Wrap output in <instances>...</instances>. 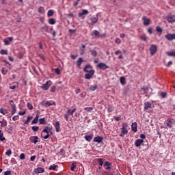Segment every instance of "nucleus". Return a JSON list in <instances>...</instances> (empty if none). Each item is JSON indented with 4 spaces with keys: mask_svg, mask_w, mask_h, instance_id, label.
Listing matches in <instances>:
<instances>
[{
    "mask_svg": "<svg viewBox=\"0 0 175 175\" xmlns=\"http://www.w3.org/2000/svg\"><path fill=\"white\" fill-rule=\"evenodd\" d=\"M127 125L126 123H123L122 127L121 129V133L122 135H126L128 133V129H127Z\"/></svg>",
    "mask_w": 175,
    "mask_h": 175,
    "instance_id": "14",
    "label": "nucleus"
},
{
    "mask_svg": "<svg viewBox=\"0 0 175 175\" xmlns=\"http://www.w3.org/2000/svg\"><path fill=\"white\" fill-rule=\"evenodd\" d=\"M142 20L144 21V25H145V27L150 25V23L151 20H150V18H147V16H143Z\"/></svg>",
    "mask_w": 175,
    "mask_h": 175,
    "instance_id": "17",
    "label": "nucleus"
},
{
    "mask_svg": "<svg viewBox=\"0 0 175 175\" xmlns=\"http://www.w3.org/2000/svg\"><path fill=\"white\" fill-rule=\"evenodd\" d=\"M41 105L42 106H44V107H47L48 106H55V102H53V103H51L50 101H42Z\"/></svg>",
    "mask_w": 175,
    "mask_h": 175,
    "instance_id": "13",
    "label": "nucleus"
},
{
    "mask_svg": "<svg viewBox=\"0 0 175 175\" xmlns=\"http://www.w3.org/2000/svg\"><path fill=\"white\" fill-rule=\"evenodd\" d=\"M53 125L56 132H61V123L59 121H56L55 123H53Z\"/></svg>",
    "mask_w": 175,
    "mask_h": 175,
    "instance_id": "12",
    "label": "nucleus"
},
{
    "mask_svg": "<svg viewBox=\"0 0 175 175\" xmlns=\"http://www.w3.org/2000/svg\"><path fill=\"white\" fill-rule=\"evenodd\" d=\"M99 20V18L98 17V15L96 16H92L89 19V22H88V25H95L96 23H98Z\"/></svg>",
    "mask_w": 175,
    "mask_h": 175,
    "instance_id": "4",
    "label": "nucleus"
},
{
    "mask_svg": "<svg viewBox=\"0 0 175 175\" xmlns=\"http://www.w3.org/2000/svg\"><path fill=\"white\" fill-rule=\"evenodd\" d=\"M103 167H105V170H111V163L110 161H105L104 163Z\"/></svg>",
    "mask_w": 175,
    "mask_h": 175,
    "instance_id": "15",
    "label": "nucleus"
},
{
    "mask_svg": "<svg viewBox=\"0 0 175 175\" xmlns=\"http://www.w3.org/2000/svg\"><path fill=\"white\" fill-rule=\"evenodd\" d=\"M0 54H1V55H8V51L5 49H1L0 51Z\"/></svg>",
    "mask_w": 175,
    "mask_h": 175,
    "instance_id": "35",
    "label": "nucleus"
},
{
    "mask_svg": "<svg viewBox=\"0 0 175 175\" xmlns=\"http://www.w3.org/2000/svg\"><path fill=\"white\" fill-rule=\"evenodd\" d=\"M49 23L51 25H54V24H55V20L54 18H50Z\"/></svg>",
    "mask_w": 175,
    "mask_h": 175,
    "instance_id": "40",
    "label": "nucleus"
},
{
    "mask_svg": "<svg viewBox=\"0 0 175 175\" xmlns=\"http://www.w3.org/2000/svg\"><path fill=\"white\" fill-rule=\"evenodd\" d=\"M10 174H12V171L8 170L5 172L3 175H10Z\"/></svg>",
    "mask_w": 175,
    "mask_h": 175,
    "instance_id": "58",
    "label": "nucleus"
},
{
    "mask_svg": "<svg viewBox=\"0 0 175 175\" xmlns=\"http://www.w3.org/2000/svg\"><path fill=\"white\" fill-rule=\"evenodd\" d=\"M141 39L142 40H144V42H146L147 40V37L146 36H142Z\"/></svg>",
    "mask_w": 175,
    "mask_h": 175,
    "instance_id": "60",
    "label": "nucleus"
},
{
    "mask_svg": "<svg viewBox=\"0 0 175 175\" xmlns=\"http://www.w3.org/2000/svg\"><path fill=\"white\" fill-rule=\"evenodd\" d=\"M75 111H76V108H73L72 109H71L70 108H68L67 114L64 115V118L66 119V121H68L69 116H72L73 117Z\"/></svg>",
    "mask_w": 175,
    "mask_h": 175,
    "instance_id": "3",
    "label": "nucleus"
},
{
    "mask_svg": "<svg viewBox=\"0 0 175 175\" xmlns=\"http://www.w3.org/2000/svg\"><path fill=\"white\" fill-rule=\"evenodd\" d=\"M85 14H88V11L87 10H83L82 12L79 14V17H81Z\"/></svg>",
    "mask_w": 175,
    "mask_h": 175,
    "instance_id": "26",
    "label": "nucleus"
},
{
    "mask_svg": "<svg viewBox=\"0 0 175 175\" xmlns=\"http://www.w3.org/2000/svg\"><path fill=\"white\" fill-rule=\"evenodd\" d=\"M97 162H98L99 166H100V167L103 166V159H102V158L97 159Z\"/></svg>",
    "mask_w": 175,
    "mask_h": 175,
    "instance_id": "29",
    "label": "nucleus"
},
{
    "mask_svg": "<svg viewBox=\"0 0 175 175\" xmlns=\"http://www.w3.org/2000/svg\"><path fill=\"white\" fill-rule=\"evenodd\" d=\"M156 31H157V32H161V33H162V31H163L162 28H161L159 26H157L156 27Z\"/></svg>",
    "mask_w": 175,
    "mask_h": 175,
    "instance_id": "51",
    "label": "nucleus"
},
{
    "mask_svg": "<svg viewBox=\"0 0 175 175\" xmlns=\"http://www.w3.org/2000/svg\"><path fill=\"white\" fill-rule=\"evenodd\" d=\"M131 131L136 133L137 132V122H133L131 124Z\"/></svg>",
    "mask_w": 175,
    "mask_h": 175,
    "instance_id": "21",
    "label": "nucleus"
},
{
    "mask_svg": "<svg viewBox=\"0 0 175 175\" xmlns=\"http://www.w3.org/2000/svg\"><path fill=\"white\" fill-rule=\"evenodd\" d=\"M94 143H102L103 142V137L97 136L94 138Z\"/></svg>",
    "mask_w": 175,
    "mask_h": 175,
    "instance_id": "18",
    "label": "nucleus"
},
{
    "mask_svg": "<svg viewBox=\"0 0 175 175\" xmlns=\"http://www.w3.org/2000/svg\"><path fill=\"white\" fill-rule=\"evenodd\" d=\"M32 118H33V117L32 116H28L27 117V120L24 122V125H27L29 124V121H31V120H32Z\"/></svg>",
    "mask_w": 175,
    "mask_h": 175,
    "instance_id": "31",
    "label": "nucleus"
},
{
    "mask_svg": "<svg viewBox=\"0 0 175 175\" xmlns=\"http://www.w3.org/2000/svg\"><path fill=\"white\" fill-rule=\"evenodd\" d=\"M46 129V131H52L53 130V127H50V126H46L45 129Z\"/></svg>",
    "mask_w": 175,
    "mask_h": 175,
    "instance_id": "64",
    "label": "nucleus"
},
{
    "mask_svg": "<svg viewBox=\"0 0 175 175\" xmlns=\"http://www.w3.org/2000/svg\"><path fill=\"white\" fill-rule=\"evenodd\" d=\"M76 167V163H72L70 167V170L75 172V168Z\"/></svg>",
    "mask_w": 175,
    "mask_h": 175,
    "instance_id": "42",
    "label": "nucleus"
},
{
    "mask_svg": "<svg viewBox=\"0 0 175 175\" xmlns=\"http://www.w3.org/2000/svg\"><path fill=\"white\" fill-rule=\"evenodd\" d=\"M165 39H167V40H175V33H167L166 35H165Z\"/></svg>",
    "mask_w": 175,
    "mask_h": 175,
    "instance_id": "11",
    "label": "nucleus"
},
{
    "mask_svg": "<svg viewBox=\"0 0 175 175\" xmlns=\"http://www.w3.org/2000/svg\"><path fill=\"white\" fill-rule=\"evenodd\" d=\"M166 95H167L166 92H162V93H161V96L162 98H166Z\"/></svg>",
    "mask_w": 175,
    "mask_h": 175,
    "instance_id": "63",
    "label": "nucleus"
},
{
    "mask_svg": "<svg viewBox=\"0 0 175 175\" xmlns=\"http://www.w3.org/2000/svg\"><path fill=\"white\" fill-rule=\"evenodd\" d=\"M39 122H40V125H46L47 122L46 121V119L44 118H43L39 119Z\"/></svg>",
    "mask_w": 175,
    "mask_h": 175,
    "instance_id": "25",
    "label": "nucleus"
},
{
    "mask_svg": "<svg viewBox=\"0 0 175 175\" xmlns=\"http://www.w3.org/2000/svg\"><path fill=\"white\" fill-rule=\"evenodd\" d=\"M165 125L166 126L165 129H170L173 128L174 125H175V120L174 119L172 118H168L165 122Z\"/></svg>",
    "mask_w": 175,
    "mask_h": 175,
    "instance_id": "2",
    "label": "nucleus"
},
{
    "mask_svg": "<svg viewBox=\"0 0 175 175\" xmlns=\"http://www.w3.org/2000/svg\"><path fill=\"white\" fill-rule=\"evenodd\" d=\"M8 125V122L6 120H4L1 122V127L3 128V126H6Z\"/></svg>",
    "mask_w": 175,
    "mask_h": 175,
    "instance_id": "43",
    "label": "nucleus"
},
{
    "mask_svg": "<svg viewBox=\"0 0 175 175\" xmlns=\"http://www.w3.org/2000/svg\"><path fill=\"white\" fill-rule=\"evenodd\" d=\"M55 72L57 75H60V74H61V70H59V68H55Z\"/></svg>",
    "mask_w": 175,
    "mask_h": 175,
    "instance_id": "55",
    "label": "nucleus"
},
{
    "mask_svg": "<svg viewBox=\"0 0 175 175\" xmlns=\"http://www.w3.org/2000/svg\"><path fill=\"white\" fill-rule=\"evenodd\" d=\"M27 108L29 109V110H32V109H33V106L32 105V104L28 103H27Z\"/></svg>",
    "mask_w": 175,
    "mask_h": 175,
    "instance_id": "49",
    "label": "nucleus"
},
{
    "mask_svg": "<svg viewBox=\"0 0 175 175\" xmlns=\"http://www.w3.org/2000/svg\"><path fill=\"white\" fill-rule=\"evenodd\" d=\"M90 68H91V65L90 64H86L83 68V72H85V73H88V74H85V79H86L87 80H90L91 77H92L95 74V70H91L90 71L87 70V69H90Z\"/></svg>",
    "mask_w": 175,
    "mask_h": 175,
    "instance_id": "1",
    "label": "nucleus"
},
{
    "mask_svg": "<svg viewBox=\"0 0 175 175\" xmlns=\"http://www.w3.org/2000/svg\"><path fill=\"white\" fill-rule=\"evenodd\" d=\"M41 31L42 32H48L49 31V26H44L41 27Z\"/></svg>",
    "mask_w": 175,
    "mask_h": 175,
    "instance_id": "30",
    "label": "nucleus"
},
{
    "mask_svg": "<svg viewBox=\"0 0 175 175\" xmlns=\"http://www.w3.org/2000/svg\"><path fill=\"white\" fill-rule=\"evenodd\" d=\"M113 118L115 121H120V120H121V116H114Z\"/></svg>",
    "mask_w": 175,
    "mask_h": 175,
    "instance_id": "56",
    "label": "nucleus"
},
{
    "mask_svg": "<svg viewBox=\"0 0 175 175\" xmlns=\"http://www.w3.org/2000/svg\"><path fill=\"white\" fill-rule=\"evenodd\" d=\"M98 88V86L96 85H91L90 88V91H95Z\"/></svg>",
    "mask_w": 175,
    "mask_h": 175,
    "instance_id": "46",
    "label": "nucleus"
},
{
    "mask_svg": "<svg viewBox=\"0 0 175 175\" xmlns=\"http://www.w3.org/2000/svg\"><path fill=\"white\" fill-rule=\"evenodd\" d=\"M0 113L3 114V116H5L6 113H8V110H6V109L1 108Z\"/></svg>",
    "mask_w": 175,
    "mask_h": 175,
    "instance_id": "32",
    "label": "nucleus"
},
{
    "mask_svg": "<svg viewBox=\"0 0 175 175\" xmlns=\"http://www.w3.org/2000/svg\"><path fill=\"white\" fill-rule=\"evenodd\" d=\"M52 85L53 82L51 81H48L41 86V89L44 91H47V90H49L50 88V86Z\"/></svg>",
    "mask_w": 175,
    "mask_h": 175,
    "instance_id": "5",
    "label": "nucleus"
},
{
    "mask_svg": "<svg viewBox=\"0 0 175 175\" xmlns=\"http://www.w3.org/2000/svg\"><path fill=\"white\" fill-rule=\"evenodd\" d=\"M115 43H116L117 44H120V43H121V39H120L119 38H117L115 40Z\"/></svg>",
    "mask_w": 175,
    "mask_h": 175,
    "instance_id": "52",
    "label": "nucleus"
},
{
    "mask_svg": "<svg viewBox=\"0 0 175 175\" xmlns=\"http://www.w3.org/2000/svg\"><path fill=\"white\" fill-rule=\"evenodd\" d=\"M144 142V140L138 139L135 141V147H140V146H142V144H143Z\"/></svg>",
    "mask_w": 175,
    "mask_h": 175,
    "instance_id": "22",
    "label": "nucleus"
},
{
    "mask_svg": "<svg viewBox=\"0 0 175 175\" xmlns=\"http://www.w3.org/2000/svg\"><path fill=\"white\" fill-rule=\"evenodd\" d=\"M144 110H148V109H152L154 107V103L153 102H146L144 103Z\"/></svg>",
    "mask_w": 175,
    "mask_h": 175,
    "instance_id": "7",
    "label": "nucleus"
},
{
    "mask_svg": "<svg viewBox=\"0 0 175 175\" xmlns=\"http://www.w3.org/2000/svg\"><path fill=\"white\" fill-rule=\"evenodd\" d=\"M99 32L98 31V30H94L93 31V34L94 36H96L97 38H99Z\"/></svg>",
    "mask_w": 175,
    "mask_h": 175,
    "instance_id": "45",
    "label": "nucleus"
},
{
    "mask_svg": "<svg viewBox=\"0 0 175 175\" xmlns=\"http://www.w3.org/2000/svg\"><path fill=\"white\" fill-rule=\"evenodd\" d=\"M84 110H85V111H88V112H91L92 111V110H94V108L90 107H85Z\"/></svg>",
    "mask_w": 175,
    "mask_h": 175,
    "instance_id": "44",
    "label": "nucleus"
},
{
    "mask_svg": "<svg viewBox=\"0 0 175 175\" xmlns=\"http://www.w3.org/2000/svg\"><path fill=\"white\" fill-rule=\"evenodd\" d=\"M9 104L10 105V106H12V107H16V104H14V102L12 100H10L9 101Z\"/></svg>",
    "mask_w": 175,
    "mask_h": 175,
    "instance_id": "48",
    "label": "nucleus"
},
{
    "mask_svg": "<svg viewBox=\"0 0 175 175\" xmlns=\"http://www.w3.org/2000/svg\"><path fill=\"white\" fill-rule=\"evenodd\" d=\"M83 62H84V60L81 57H79L77 61V66L78 69H81V64H83Z\"/></svg>",
    "mask_w": 175,
    "mask_h": 175,
    "instance_id": "20",
    "label": "nucleus"
},
{
    "mask_svg": "<svg viewBox=\"0 0 175 175\" xmlns=\"http://www.w3.org/2000/svg\"><path fill=\"white\" fill-rule=\"evenodd\" d=\"M5 137H3V133L0 134V142H3L5 140Z\"/></svg>",
    "mask_w": 175,
    "mask_h": 175,
    "instance_id": "53",
    "label": "nucleus"
},
{
    "mask_svg": "<svg viewBox=\"0 0 175 175\" xmlns=\"http://www.w3.org/2000/svg\"><path fill=\"white\" fill-rule=\"evenodd\" d=\"M20 159H25V154L21 153L19 157Z\"/></svg>",
    "mask_w": 175,
    "mask_h": 175,
    "instance_id": "54",
    "label": "nucleus"
},
{
    "mask_svg": "<svg viewBox=\"0 0 175 175\" xmlns=\"http://www.w3.org/2000/svg\"><path fill=\"white\" fill-rule=\"evenodd\" d=\"M50 131L47 130V129H44L42 131V134L41 136L43 139H49L50 137Z\"/></svg>",
    "mask_w": 175,
    "mask_h": 175,
    "instance_id": "8",
    "label": "nucleus"
},
{
    "mask_svg": "<svg viewBox=\"0 0 175 175\" xmlns=\"http://www.w3.org/2000/svg\"><path fill=\"white\" fill-rule=\"evenodd\" d=\"M33 173L35 174H38L39 173H44V168L40 167L35 168L33 171Z\"/></svg>",
    "mask_w": 175,
    "mask_h": 175,
    "instance_id": "16",
    "label": "nucleus"
},
{
    "mask_svg": "<svg viewBox=\"0 0 175 175\" xmlns=\"http://www.w3.org/2000/svg\"><path fill=\"white\" fill-rule=\"evenodd\" d=\"M168 23H175V15H170L167 18Z\"/></svg>",
    "mask_w": 175,
    "mask_h": 175,
    "instance_id": "23",
    "label": "nucleus"
},
{
    "mask_svg": "<svg viewBox=\"0 0 175 175\" xmlns=\"http://www.w3.org/2000/svg\"><path fill=\"white\" fill-rule=\"evenodd\" d=\"M27 113V111H19L18 114L19 116H24Z\"/></svg>",
    "mask_w": 175,
    "mask_h": 175,
    "instance_id": "57",
    "label": "nucleus"
},
{
    "mask_svg": "<svg viewBox=\"0 0 175 175\" xmlns=\"http://www.w3.org/2000/svg\"><path fill=\"white\" fill-rule=\"evenodd\" d=\"M120 84H122V85H125V77H120Z\"/></svg>",
    "mask_w": 175,
    "mask_h": 175,
    "instance_id": "33",
    "label": "nucleus"
},
{
    "mask_svg": "<svg viewBox=\"0 0 175 175\" xmlns=\"http://www.w3.org/2000/svg\"><path fill=\"white\" fill-rule=\"evenodd\" d=\"M38 13H40V14H43L44 13V7H40L38 8Z\"/></svg>",
    "mask_w": 175,
    "mask_h": 175,
    "instance_id": "36",
    "label": "nucleus"
},
{
    "mask_svg": "<svg viewBox=\"0 0 175 175\" xmlns=\"http://www.w3.org/2000/svg\"><path fill=\"white\" fill-rule=\"evenodd\" d=\"M18 118H19L18 116H14L12 118V120L13 121H17V120H18Z\"/></svg>",
    "mask_w": 175,
    "mask_h": 175,
    "instance_id": "59",
    "label": "nucleus"
},
{
    "mask_svg": "<svg viewBox=\"0 0 175 175\" xmlns=\"http://www.w3.org/2000/svg\"><path fill=\"white\" fill-rule=\"evenodd\" d=\"M1 73L5 76L8 73V70L5 68H3L1 70Z\"/></svg>",
    "mask_w": 175,
    "mask_h": 175,
    "instance_id": "47",
    "label": "nucleus"
},
{
    "mask_svg": "<svg viewBox=\"0 0 175 175\" xmlns=\"http://www.w3.org/2000/svg\"><path fill=\"white\" fill-rule=\"evenodd\" d=\"M31 129L33 132H38V131H39V126H33L31 127Z\"/></svg>",
    "mask_w": 175,
    "mask_h": 175,
    "instance_id": "38",
    "label": "nucleus"
},
{
    "mask_svg": "<svg viewBox=\"0 0 175 175\" xmlns=\"http://www.w3.org/2000/svg\"><path fill=\"white\" fill-rule=\"evenodd\" d=\"M167 55H168V57H175V52L174 51L168 52L167 53Z\"/></svg>",
    "mask_w": 175,
    "mask_h": 175,
    "instance_id": "39",
    "label": "nucleus"
},
{
    "mask_svg": "<svg viewBox=\"0 0 175 175\" xmlns=\"http://www.w3.org/2000/svg\"><path fill=\"white\" fill-rule=\"evenodd\" d=\"M90 52L91 53V55H92V57H96L98 55V52H96V51L94 49L90 50Z\"/></svg>",
    "mask_w": 175,
    "mask_h": 175,
    "instance_id": "27",
    "label": "nucleus"
},
{
    "mask_svg": "<svg viewBox=\"0 0 175 175\" xmlns=\"http://www.w3.org/2000/svg\"><path fill=\"white\" fill-rule=\"evenodd\" d=\"M96 68L101 70H106V69H109V66L106 63L100 62L96 66Z\"/></svg>",
    "mask_w": 175,
    "mask_h": 175,
    "instance_id": "6",
    "label": "nucleus"
},
{
    "mask_svg": "<svg viewBox=\"0 0 175 175\" xmlns=\"http://www.w3.org/2000/svg\"><path fill=\"white\" fill-rule=\"evenodd\" d=\"M17 111V107H12V116H14Z\"/></svg>",
    "mask_w": 175,
    "mask_h": 175,
    "instance_id": "41",
    "label": "nucleus"
},
{
    "mask_svg": "<svg viewBox=\"0 0 175 175\" xmlns=\"http://www.w3.org/2000/svg\"><path fill=\"white\" fill-rule=\"evenodd\" d=\"M13 40V37H8L7 38H5L3 42L5 43V46H9L10 44V42Z\"/></svg>",
    "mask_w": 175,
    "mask_h": 175,
    "instance_id": "19",
    "label": "nucleus"
},
{
    "mask_svg": "<svg viewBox=\"0 0 175 175\" xmlns=\"http://www.w3.org/2000/svg\"><path fill=\"white\" fill-rule=\"evenodd\" d=\"M53 14H54V11H53L52 10H49L48 11V13H47L48 17H51V16H53Z\"/></svg>",
    "mask_w": 175,
    "mask_h": 175,
    "instance_id": "37",
    "label": "nucleus"
},
{
    "mask_svg": "<svg viewBox=\"0 0 175 175\" xmlns=\"http://www.w3.org/2000/svg\"><path fill=\"white\" fill-rule=\"evenodd\" d=\"M157 47L155 44H151L150 48V55H154L155 53H157Z\"/></svg>",
    "mask_w": 175,
    "mask_h": 175,
    "instance_id": "10",
    "label": "nucleus"
},
{
    "mask_svg": "<svg viewBox=\"0 0 175 175\" xmlns=\"http://www.w3.org/2000/svg\"><path fill=\"white\" fill-rule=\"evenodd\" d=\"M84 49H85V45H82V52L81 53V55H83L84 54Z\"/></svg>",
    "mask_w": 175,
    "mask_h": 175,
    "instance_id": "62",
    "label": "nucleus"
},
{
    "mask_svg": "<svg viewBox=\"0 0 175 175\" xmlns=\"http://www.w3.org/2000/svg\"><path fill=\"white\" fill-rule=\"evenodd\" d=\"M57 167H58V165H55V164H53L49 166V170H56Z\"/></svg>",
    "mask_w": 175,
    "mask_h": 175,
    "instance_id": "28",
    "label": "nucleus"
},
{
    "mask_svg": "<svg viewBox=\"0 0 175 175\" xmlns=\"http://www.w3.org/2000/svg\"><path fill=\"white\" fill-rule=\"evenodd\" d=\"M38 120L37 119H36V118H34L33 120H32V122H31V124H32V125H33V124H38Z\"/></svg>",
    "mask_w": 175,
    "mask_h": 175,
    "instance_id": "61",
    "label": "nucleus"
},
{
    "mask_svg": "<svg viewBox=\"0 0 175 175\" xmlns=\"http://www.w3.org/2000/svg\"><path fill=\"white\" fill-rule=\"evenodd\" d=\"M84 138L85 139L86 142H91V140H92V139H94V134H92L90 135H85L84 137Z\"/></svg>",
    "mask_w": 175,
    "mask_h": 175,
    "instance_id": "24",
    "label": "nucleus"
},
{
    "mask_svg": "<svg viewBox=\"0 0 175 175\" xmlns=\"http://www.w3.org/2000/svg\"><path fill=\"white\" fill-rule=\"evenodd\" d=\"M29 141L31 142V143L36 144V143H39V142H40V139L38 136H31L29 137Z\"/></svg>",
    "mask_w": 175,
    "mask_h": 175,
    "instance_id": "9",
    "label": "nucleus"
},
{
    "mask_svg": "<svg viewBox=\"0 0 175 175\" xmlns=\"http://www.w3.org/2000/svg\"><path fill=\"white\" fill-rule=\"evenodd\" d=\"M5 155H8V157H10V155H12V150H8L5 152Z\"/></svg>",
    "mask_w": 175,
    "mask_h": 175,
    "instance_id": "50",
    "label": "nucleus"
},
{
    "mask_svg": "<svg viewBox=\"0 0 175 175\" xmlns=\"http://www.w3.org/2000/svg\"><path fill=\"white\" fill-rule=\"evenodd\" d=\"M141 90L144 94H147V92H148V88L147 87H143Z\"/></svg>",
    "mask_w": 175,
    "mask_h": 175,
    "instance_id": "34",
    "label": "nucleus"
}]
</instances>
